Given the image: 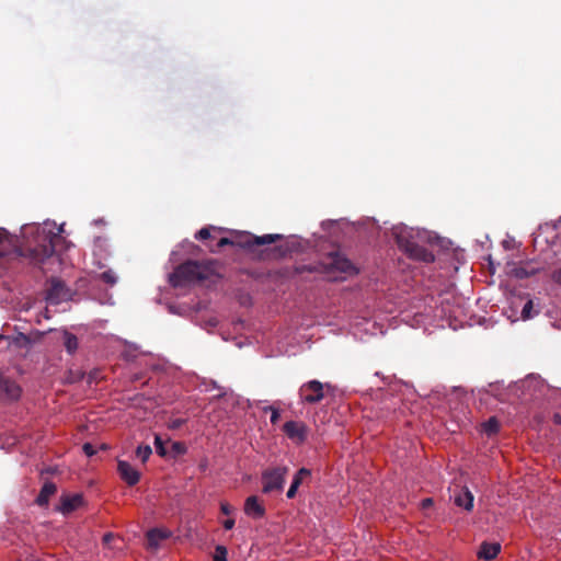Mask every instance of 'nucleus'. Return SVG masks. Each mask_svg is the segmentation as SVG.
<instances>
[{
	"label": "nucleus",
	"mask_w": 561,
	"mask_h": 561,
	"mask_svg": "<svg viewBox=\"0 0 561 561\" xmlns=\"http://www.w3.org/2000/svg\"><path fill=\"white\" fill-rule=\"evenodd\" d=\"M60 240L61 237L58 233L47 232L45 228L36 227L33 241L18 247L15 253L46 273L49 271L46 264L54 260L55 249Z\"/></svg>",
	"instance_id": "nucleus-1"
},
{
	"label": "nucleus",
	"mask_w": 561,
	"mask_h": 561,
	"mask_svg": "<svg viewBox=\"0 0 561 561\" xmlns=\"http://www.w3.org/2000/svg\"><path fill=\"white\" fill-rule=\"evenodd\" d=\"M216 261L204 262L188 260L179 265L170 275L169 280L173 287H182L192 283L203 282L215 274Z\"/></svg>",
	"instance_id": "nucleus-2"
},
{
	"label": "nucleus",
	"mask_w": 561,
	"mask_h": 561,
	"mask_svg": "<svg viewBox=\"0 0 561 561\" xmlns=\"http://www.w3.org/2000/svg\"><path fill=\"white\" fill-rule=\"evenodd\" d=\"M282 239L280 234H264L261 237H255L253 234H243L237 238L236 240L229 239V238H221L215 247L209 245L210 252L215 253L218 252L221 248L225 245H239L244 249H251L254 245H264V244H271Z\"/></svg>",
	"instance_id": "nucleus-3"
},
{
	"label": "nucleus",
	"mask_w": 561,
	"mask_h": 561,
	"mask_svg": "<svg viewBox=\"0 0 561 561\" xmlns=\"http://www.w3.org/2000/svg\"><path fill=\"white\" fill-rule=\"evenodd\" d=\"M397 244L410 259L421 261L424 263H432L435 255L423 245L410 240L403 234H397Z\"/></svg>",
	"instance_id": "nucleus-4"
},
{
	"label": "nucleus",
	"mask_w": 561,
	"mask_h": 561,
	"mask_svg": "<svg viewBox=\"0 0 561 561\" xmlns=\"http://www.w3.org/2000/svg\"><path fill=\"white\" fill-rule=\"evenodd\" d=\"M287 472L288 470L286 467H276L264 471L262 474V492L265 494L280 492L284 488Z\"/></svg>",
	"instance_id": "nucleus-5"
},
{
	"label": "nucleus",
	"mask_w": 561,
	"mask_h": 561,
	"mask_svg": "<svg viewBox=\"0 0 561 561\" xmlns=\"http://www.w3.org/2000/svg\"><path fill=\"white\" fill-rule=\"evenodd\" d=\"M49 286L46 290V300L51 305H59L71 298V290L66 284L56 277H51L48 282Z\"/></svg>",
	"instance_id": "nucleus-6"
},
{
	"label": "nucleus",
	"mask_w": 561,
	"mask_h": 561,
	"mask_svg": "<svg viewBox=\"0 0 561 561\" xmlns=\"http://www.w3.org/2000/svg\"><path fill=\"white\" fill-rule=\"evenodd\" d=\"M21 387L12 379L0 375V399L15 401L21 397Z\"/></svg>",
	"instance_id": "nucleus-7"
},
{
	"label": "nucleus",
	"mask_w": 561,
	"mask_h": 561,
	"mask_svg": "<svg viewBox=\"0 0 561 561\" xmlns=\"http://www.w3.org/2000/svg\"><path fill=\"white\" fill-rule=\"evenodd\" d=\"M84 504V499L81 493L76 494H62L60 496V504L57 510L64 514L68 515Z\"/></svg>",
	"instance_id": "nucleus-8"
},
{
	"label": "nucleus",
	"mask_w": 561,
	"mask_h": 561,
	"mask_svg": "<svg viewBox=\"0 0 561 561\" xmlns=\"http://www.w3.org/2000/svg\"><path fill=\"white\" fill-rule=\"evenodd\" d=\"M327 265L330 266L332 271H336L345 275H353L357 273L353 263L340 254L332 255Z\"/></svg>",
	"instance_id": "nucleus-9"
},
{
	"label": "nucleus",
	"mask_w": 561,
	"mask_h": 561,
	"mask_svg": "<svg viewBox=\"0 0 561 561\" xmlns=\"http://www.w3.org/2000/svg\"><path fill=\"white\" fill-rule=\"evenodd\" d=\"M117 471L121 478L129 485L137 484L140 480V473L129 462L125 460H118Z\"/></svg>",
	"instance_id": "nucleus-10"
},
{
	"label": "nucleus",
	"mask_w": 561,
	"mask_h": 561,
	"mask_svg": "<svg viewBox=\"0 0 561 561\" xmlns=\"http://www.w3.org/2000/svg\"><path fill=\"white\" fill-rule=\"evenodd\" d=\"M542 267L535 261L520 262L511 270V274L518 278L524 279L537 274Z\"/></svg>",
	"instance_id": "nucleus-11"
},
{
	"label": "nucleus",
	"mask_w": 561,
	"mask_h": 561,
	"mask_svg": "<svg viewBox=\"0 0 561 561\" xmlns=\"http://www.w3.org/2000/svg\"><path fill=\"white\" fill-rule=\"evenodd\" d=\"M283 432L288 438L301 443L306 438V426L301 422L288 421L283 426Z\"/></svg>",
	"instance_id": "nucleus-12"
},
{
	"label": "nucleus",
	"mask_w": 561,
	"mask_h": 561,
	"mask_svg": "<svg viewBox=\"0 0 561 561\" xmlns=\"http://www.w3.org/2000/svg\"><path fill=\"white\" fill-rule=\"evenodd\" d=\"M244 513L254 519H260L265 515V507L256 495H251L244 502Z\"/></svg>",
	"instance_id": "nucleus-13"
},
{
	"label": "nucleus",
	"mask_w": 561,
	"mask_h": 561,
	"mask_svg": "<svg viewBox=\"0 0 561 561\" xmlns=\"http://www.w3.org/2000/svg\"><path fill=\"white\" fill-rule=\"evenodd\" d=\"M57 492V486L54 482L46 481L44 485L42 486L35 503L41 506L45 507L49 503L50 496H53Z\"/></svg>",
	"instance_id": "nucleus-14"
},
{
	"label": "nucleus",
	"mask_w": 561,
	"mask_h": 561,
	"mask_svg": "<svg viewBox=\"0 0 561 561\" xmlns=\"http://www.w3.org/2000/svg\"><path fill=\"white\" fill-rule=\"evenodd\" d=\"M500 551H501L500 543L483 542V543H481L480 549L478 551V557L480 559H484L485 561H491L494 558H496V556L499 554Z\"/></svg>",
	"instance_id": "nucleus-15"
},
{
	"label": "nucleus",
	"mask_w": 561,
	"mask_h": 561,
	"mask_svg": "<svg viewBox=\"0 0 561 561\" xmlns=\"http://www.w3.org/2000/svg\"><path fill=\"white\" fill-rule=\"evenodd\" d=\"M473 494L468 488H463L457 495H455V504L459 507H463L466 511L473 508Z\"/></svg>",
	"instance_id": "nucleus-16"
},
{
	"label": "nucleus",
	"mask_w": 561,
	"mask_h": 561,
	"mask_svg": "<svg viewBox=\"0 0 561 561\" xmlns=\"http://www.w3.org/2000/svg\"><path fill=\"white\" fill-rule=\"evenodd\" d=\"M300 398L304 402L314 403L316 402V380H310L299 390Z\"/></svg>",
	"instance_id": "nucleus-17"
},
{
	"label": "nucleus",
	"mask_w": 561,
	"mask_h": 561,
	"mask_svg": "<svg viewBox=\"0 0 561 561\" xmlns=\"http://www.w3.org/2000/svg\"><path fill=\"white\" fill-rule=\"evenodd\" d=\"M9 347L14 350H25L27 351L31 346V340L27 335L23 333H19L15 336L8 337Z\"/></svg>",
	"instance_id": "nucleus-18"
},
{
	"label": "nucleus",
	"mask_w": 561,
	"mask_h": 561,
	"mask_svg": "<svg viewBox=\"0 0 561 561\" xmlns=\"http://www.w3.org/2000/svg\"><path fill=\"white\" fill-rule=\"evenodd\" d=\"M170 533L163 529L153 528L147 533V539L150 546L156 547L160 541L168 539Z\"/></svg>",
	"instance_id": "nucleus-19"
},
{
	"label": "nucleus",
	"mask_w": 561,
	"mask_h": 561,
	"mask_svg": "<svg viewBox=\"0 0 561 561\" xmlns=\"http://www.w3.org/2000/svg\"><path fill=\"white\" fill-rule=\"evenodd\" d=\"M64 346L69 354H75L79 347L78 337L65 330L62 332Z\"/></svg>",
	"instance_id": "nucleus-20"
},
{
	"label": "nucleus",
	"mask_w": 561,
	"mask_h": 561,
	"mask_svg": "<svg viewBox=\"0 0 561 561\" xmlns=\"http://www.w3.org/2000/svg\"><path fill=\"white\" fill-rule=\"evenodd\" d=\"M483 432L488 436H493L500 431V422L496 417L492 416L486 422L483 423Z\"/></svg>",
	"instance_id": "nucleus-21"
},
{
	"label": "nucleus",
	"mask_w": 561,
	"mask_h": 561,
	"mask_svg": "<svg viewBox=\"0 0 561 561\" xmlns=\"http://www.w3.org/2000/svg\"><path fill=\"white\" fill-rule=\"evenodd\" d=\"M311 476V471L306 469V468H301L294 477L293 479V482H291V485H296V488H299L302 480L307 477H310Z\"/></svg>",
	"instance_id": "nucleus-22"
},
{
	"label": "nucleus",
	"mask_w": 561,
	"mask_h": 561,
	"mask_svg": "<svg viewBox=\"0 0 561 561\" xmlns=\"http://www.w3.org/2000/svg\"><path fill=\"white\" fill-rule=\"evenodd\" d=\"M151 454L152 449L149 445H140L136 450L137 457H139L142 462H146Z\"/></svg>",
	"instance_id": "nucleus-23"
},
{
	"label": "nucleus",
	"mask_w": 561,
	"mask_h": 561,
	"mask_svg": "<svg viewBox=\"0 0 561 561\" xmlns=\"http://www.w3.org/2000/svg\"><path fill=\"white\" fill-rule=\"evenodd\" d=\"M99 278L104 282L105 284L110 285V286H113L116 284L117 282V277L116 275L114 274L113 271L108 270V271H105L103 273H101L99 275Z\"/></svg>",
	"instance_id": "nucleus-24"
},
{
	"label": "nucleus",
	"mask_w": 561,
	"mask_h": 561,
	"mask_svg": "<svg viewBox=\"0 0 561 561\" xmlns=\"http://www.w3.org/2000/svg\"><path fill=\"white\" fill-rule=\"evenodd\" d=\"M227 548L219 545L215 549L214 561H227Z\"/></svg>",
	"instance_id": "nucleus-25"
},
{
	"label": "nucleus",
	"mask_w": 561,
	"mask_h": 561,
	"mask_svg": "<svg viewBox=\"0 0 561 561\" xmlns=\"http://www.w3.org/2000/svg\"><path fill=\"white\" fill-rule=\"evenodd\" d=\"M211 229H215V228H214V227H210V226H208V227H203V228H202L201 230H198V232L195 234V238H196L197 240H202V241L210 239V238H211V233H210Z\"/></svg>",
	"instance_id": "nucleus-26"
},
{
	"label": "nucleus",
	"mask_w": 561,
	"mask_h": 561,
	"mask_svg": "<svg viewBox=\"0 0 561 561\" xmlns=\"http://www.w3.org/2000/svg\"><path fill=\"white\" fill-rule=\"evenodd\" d=\"M84 374L81 370L72 371L69 370L66 377L67 382L75 383L83 378Z\"/></svg>",
	"instance_id": "nucleus-27"
},
{
	"label": "nucleus",
	"mask_w": 561,
	"mask_h": 561,
	"mask_svg": "<svg viewBox=\"0 0 561 561\" xmlns=\"http://www.w3.org/2000/svg\"><path fill=\"white\" fill-rule=\"evenodd\" d=\"M154 447L156 451L159 456L164 457L167 455V449L164 447V443L160 436H156L154 438Z\"/></svg>",
	"instance_id": "nucleus-28"
},
{
	"label": "nucleus",
	"mask_w": 561,
	"mask_h": 561,
	"mask_svg": "<svg viewBox=\"0 0 561 561\" xmlns=\"http://www.w3.org/2000/svg\"><path fill=\"white\" fill-rule=\"evenodd\" d=\"M263 411H264V412H268V411L271 412V423H272V424H274V425H275V424L278 422L279 416H280V415H279V411H278V409H276V408H274V407H272V405H268V407H265V408L263 409Z\"/></svg>",
	"instance_id": "nucleus-29"
},
{
	"label": "nucleus",
	"mask_w": 561,
	"mask_h": 561,
	"mask_svg": "<svg viewBox=\"0 0 561 561\" xmlns=\"http://www.w3.org/2000/svg\"><path fill=\"white\" fill-rule=\"evenodd\" d=\"M8 241V234L4 229H0V256H4L7 253L5 242Z\"/></svg>",
	"instance_id": "nucleus-30"
},
{
	"label": "nucleus",
	"mask_w": 561,
	"mask_h": 561,
	"mask_svg": "<svg viewBox=\"0 0 561 561\" xmlns=\"http://www.w3.org/2000/svg\"><path fill=\"white\" fill-rule=\"evenodd\" d=\"M531 310H533V301L531 300H528L524 307H523V310H522V318L524 320H527V319H530L533 317L531 314Z\"/></svg>",
	"instance_id": "nucleus-31"
},
{
	"label": "nucleus",
	"mask_w": 561,
	"mask_h": 561,
	"mask_svg": "<svg viewBox=\"0 0 561 561\" xmlns=\"http://www.w3.org/2000/svg\"><path fill=\"white\" fill-rule=\"evenodd\" d=\"M329 390H330L329 386H324L318 381V394H317L318 403L327 397V392H329Z\"/></svg>",
	"instance_id": "nucleus-32"
},
{
	"label": "nucleus",
	"mask_w": 561,
	"mask_h": 561,
	"mask_svg": "<svg viewBox=\"0 0 561 561\" xmlns=\"http://www.w3.org/2000/svg\"><path fill=\"white\" fill-rule=\"evenodd\" d=\"M172 450L176 454V455H182L186 451V448L184 446L183 443H180V442H174L172 444Z\"/></svg>",
	"instance_id": "nucleus-33"
},
{
	"label": "nucleus",
	"mask_w": 561,
	"mask_h": 561,
	"mask_svg": "<svg viewBox=\"0 0 561 561\" xmlns=\"http://www.w3.org/2000/svg\"><path fill=\"white\" fill-rule=\"evenodd\" d=\"M82 449L84 451V454L88 456V457H91L93 455L96 454V450L94 448V446L91 444V443H85L83 446H82Z\"/></svg>",
	"instance_id": "nucleus-34"
},
{
	"label": "nucleus",
	"mask_w": 561,
	"mask_h": 561,
	"mask_svg": "<svg viewBox=\"0 0 561 561\" xmlns=\"http://www.w3.org/2000/svg\"><path fill=\"white\" fill-rule=\"evenodd\" d=\"M220 511L225 515H230L233 512V507L230 504H228L227 502H221Z\"/></svg>",
	"instance_id": "nucleus-35"
},
{
	"label": "nucleus",
	"mask_w": 561,
	"mask_h": 561,
	"mask_svg": "<svg viewBox=\"0 0 561 561\" xmlns=\"http://www.w3.org/2000/svg\"><path fill=\"white\" fill-rule=\"evenodd\" d=\"M222 525H224V528H225L226 530H230V529H232V528H233V526H234V519H233V518H228V519H226V520L222 523Z\"/></svg>",
	"instance_id": "nucleus-36"
},
{
	"label": "nucleus",
	"mask_w": 561,
	"mask_h": 561,
	"mask_svg": "<svg viewBox=\"0 0 561 561\" xmlns=\"http://www.w3.org/2000/svg\"><path fill=\"white\" fill-rule=\"evenodd\" d=\"M297 490H298V488H296V485H291V484H290L289 489L287 490V494H286V496H287L288 499H293V497H295V495H296V493H297Z\"/></svg>",
	"instance_id": "nucleus-37"
},
{
	"label": "nucleus",
	"mask_w": 561,
	"mask_h": 561,
	"mask_svg": "<svg viewBox=\"0 0 561 561\" xmlns=\"http://www.w3.org/2000/svg\"><path fill=\"white\" fill-rule=\"evenodd\" d=\"M433 500L431 497L423 499L421 502L422 508L426 510L433 505Z\"/></svg>",
	"instance_id": "nucleus-38"
},
{
	"label": "nucleus",
	"mask_w": 561,
	"mask_h": 561,
	"mask_svg": "<svg viewBox=\"0 0 561 561\" xmlns=\"http://www.w3.org/2000/svg\"><path fill=\"white\" fill-rule=\"evenodd\" d=\"M552 278L556 283H558L559 285H561V268L559 270H556L552 274Z\"/></svg>",
	"instance_id": "nucleus-39"
},
{
	"label": "nucleus",
	"mask_w": 561,
	"mask_h": 561,
	"mask_svg": "<svg viewBox=\"0 0 561 561\" xmlns=\"http://www.w3.org/2000/svg\"><path fill=\"white\" fill-rule=\"evenodd\" d=\"M114 538V535L112 533H106L104 536H103V542L104 543H110L112 541V539Z\"/></svg>",
	"instance_id": "nucleus-40"
},
{
	"label": "nucleus",
	"mask_w": 561,
	"mask_h": 561,
	"mask_svg": "<svg viewBox=\"0 0 561 561\" xmlns=\"http://www.w3.org/2000/svg\"><path fill=\"white\" fill-rule=\"evenodd\" d=\"M553 422H554L556 424H561V414L556 413V414L553 415Z\"/></svg>",
	"instance_id": "nucleus-41"
},
{
	"label": "nucleus",
	"mask_w": 561,
	"mask_h": 561,
	"mask_svg": "<svg viewBox=\"0 0 561 561\" xmlns=\"http://www.w3.org/2000/svg\"><path fill=\"white\" fill-rule=\"evenodd\" d=\"M182 424H183V421H182V420H176V421H174V422H173V425H172V426H173V427H179V426H181Z\"/></svg>",
	"instance_id": "nucleus-42"
}]
</instances>
